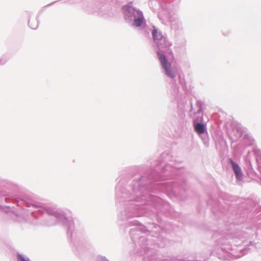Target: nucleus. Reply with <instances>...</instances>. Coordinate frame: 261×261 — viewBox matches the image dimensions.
Returning <instances> with one entry per match:
<instances>
[{
    "label": "nucleus",
    "mask_w": 261,
    "mask_h": 261,
    "mask_svg": "<svg viewBox=\"0 0 261 261\" xmlns=\"http://www.w3.org/2000/svg\"><path fill=\"white\" fill-rule=\"evenodd\" d=\"M186 181L182 175H141L132 180L122 177L115 187V201L117 210V223L119 225L132 228L129 236L138 251L144 253L132 256L129 261H201L171 257L162 259L159 257L155 244L163 237L161 227L154 222L142 225L136 218L143 216L154 217L159 222L161 218L158 213L166 215L171 213L172 207L170 203L152 193H163L170 198L182 199L186 190Z\"/></svg>",
    "instance_id": "obj_1"
},
{
    "label": "nucleus",
    "mask_w": 261,
    "mask_h": 261,
    "mask_svg": "<svg viewBox=\"0 0 261 261\" xmlns=\"http://www.w3.org/2000/svg\"><path fill=\"white\" fill-rule=\"evenodd\" d=\"M2 199L7 202L9 198L6 197V193H2ZM13 203L16 204L22 210L26 211L27 214H29L35 218L37 219L40 215H46L50 217L53 220L52 222L49 223L48 225L60 224L66 229L67 234L68 238L72 239L76 235L73 220L72 219H68L64 212L50 208H46L40 203L33 200L28 196H23L22 198H15L11 199Z\"/></svg>",
    "instance_id": "obj_2"
},
{
    "label": "nucleus",
    "mask_w": 261,
    "mask_h": 261,
    "mask_svg": "<svg viewBox=\"0 0 261 261\" xmlns=\"http://www.w3.org/2000/svg\"><path fill=\"white\" fill-rule=\"evenodd\" d=\"M221 236L218 239V244L220 245L221 250L224 252H230L238 258L248 253L249 246L254 245L253 242L239 240L228 232H223Z\"/></svg>",
    "instance_id": "obj_3"
},
{
    "label": "nucleus",
    "mask_w": 261,
    "mask_h": 261,
    "mask_svg": "<svg viewBox=\"0 0 261 261\" xmlns=\"http://www.w3.org/2000/svg\"><path fill=\"white\" fill-rule=\"evenodd\" d=\"M122 12L126 23L132 28L137 29L144 36H149L151 29L147 24L143 12L134 7L133 2L123 6Z\"/></svg>",
    "instance_id": "obj_4"
},
{
    "label": "nucleus",
    "mask_w": 261,
    "mask_h": 261,
    "mask_svg": "<svg viewBox=\"0 0 261 261\" xmlns=\"http://www.w3.org/2000/svg\"><path fill=\"white\" fill-rule=\"evenodd\" d=\"M204 102L201 100L196 101V107L197 110L194 112L195 115H200L197 116L196 119L193 120V126L195 132L199 136L203 145L207 147L209 146V138L207 132L206 125L205 124L202 123V108Z\"/></svg>",
    "instance_id": "obj_5"
},
{
    "label": "nucleus",
    "mask_w": 261,
    "mask_h": 261,
    "mask_svg": "<svg viewBox=\"0 0 261 261\" xmlns=\"http://www.w3.org/2000/svg\"><path fill=\"white\" fill-rule=\"evenodd\" d=\"M152 37L156 47V53L158 56L161 55L170 54L172 51L170 48L172 43L165 37L161 31L152 25Z\"/></svg>",
    "instance_id": "obj_6"
},
{
    "label": "nucleus",
    "mask_w": 261,
    "mask_h": 261,
    "mask_svg": "<svg viewBox=\"0 0 261 261\" xmlns=\"http://www.w3.org/2000/svg\"><path fill=\"white\" fill-rule=\"evenodd\" d=\"M84 10L89 14L103 15L101 3L96 0H82Z\"/></svg>",
    "instance_id": "obj_7"
},
{
    "label": "nucleus",
    "mask_w": 261,
    "mask_h": 261,
    "mask_svg": "<svg viewBox=\"0 0 261 261\" xmlns=\"http://www.w3.org/2000/svg\"><path fill=\"white\" fill-rule=\"evenodd\" d=\"M167 55H161L158 58L160 62L165 74L169 78L174 79L176 77V71L171 68V64L168 61Z\"/></svg>",
    "instance_id": "obj_8"
},
{
    "label": "nucleus",
    "mask_w": 261,
    "mask_h": 261,
    "mask_svg": "<svg viewBox=\"0 0 261 261\" xmlns=\"http://www.w3.org/2000/svg\"><path fill=\"white\" fill-rule=\"evenodd\" d=\"M14 206L11 207L10 206L0 205V210L6 213H10L9 216L14 221L22 222V221L26 220L24 216H21L18 213L14 212Z\"/></svg>",
    "instance_id": "obj_9"
},
{
    "label": "nucleus",
    "mask_w": 261,
    "mask_h": 261,
    "mask_svg": "<svg viewBox=\"0 0 261 261\" xmlns=\"http://www.w3.org/2000/svg\"><path fill=\"white\" fill-rule=\"evenodd\" d=\"M232 169L233 170L236 179L239 181H241L243 179V173L242 170L239 165L233 161L231 159H229Z\"/></svg>",
    "instance_id": "obj_10"
},
{
    "label": "nucleus",
    "mask_w": 261,
    "mask_h": 261,
    "mask_svg": "<svg viewBox=\"0 0 261 261\" xmlns=\"http://www.w3.org/2000/svg\"><path fill=\"white\" fill-rule=\"evenodd\" d=\"M245 128L244 127H243L241 124H238L234 129L236 138H241L243 136L244 133L245 132Z\"/></svg>",
    "instance_id": "obj_11"
},
{
    "label": "nucleus",
    "mask_w": 261,
    "mask_h": 261,
    "mask_svg": "<svg viewBox=\"0 0 261 261\" xmlns=\"http://www.w3.org/2000/svg\"><path fill=\"white\" fill-rule=\"evenodd\" d=\"M17 261H31L30 259L27 256L19 253L16 254Z\"/></svg>",
    "instance_id": "obj_12"
},
{
    "label": "nucleus",
    "mask_w": 261,
    "mask_h": 261,
    "mask_svg": "<svg viewBox=\"0 0 261 261\" xmlns=\"http://www.w3.org/2000/svg\"><path fill=\"white\" fill-rule=\"evenodd\" d=\"M207 205H212L214 208L215 207H220V203L218 201H214V200L210 197L208 200L207 201Z\"/></svg>",
    "instance_id": "obj_13"
},
{
    "label": "nucleus",
    "mask_w": 261,
    "mask_h": 261,
    "mask_svg": "<svg viewBox=\"0 0 261 261\" xmlns=\"http://www.w3.org/2000/svg\"><path fill=\"white\" fill-rule=\"evenodd\" d=\"M254 152L256 156V162L258 164H261V151L258 149H255Z\"/></svg>",
    "instance_id": "obj_14"
},
{
    "label": "nucleus",
    "mask_w": 261,
    "mask_h": 261,
    "mask_svg": "<svg viewBox=\"0 0 261 261\" xmlns=\"http://www.w3.org/2000/svg\"><path fill=\"white\" fill-rule=\"evenodd\" d=\"M76 250L79 252H84L87 249V246L84 244H78L75 246Z\"/></svg>",
    "instance_id": "obj_15"
},
{
    "label": "nucleus",
    "mask_w": 261,
    "mask_h": 261,
    "mask_svg": "<svg viewBox=\"0 0 261 261\" xmlns=\"http://www.w3.org/2000/svg\"><path fill=\"white\" fill-rule=\"evenodd\" d=\"M38 16L37 17V20H36L37 22L36 23L35 22V23H34L35 24H33V23L31 22L30 20L29 21L28 25L32 29L35 30V29H37V28L39 25V21H38Z\"/></svg>",
    "instance_id": "obj_16"
},
{
    "label": "nucleus",
    "mask_w": 261,
    "mask_h": 261,
    "mask_svg": "<svg viewBox=\"0 0 261 261\" xmlns=\"http://www.w3.org/2000/svg\"><path fill=\"white\" fill-rule=\"evenodd\" d=\"M178 82L180 84L183 90H185V89L186 88V85L185 79L181 75L178 76Z\"/></svg>",
    "instance_id": "obj_17"
},
{
    "label": "nucleus",
    "mask_w": 261,
    "mask_h": 261,
    "mask_svg": "<svg viewBox=\"0 0 261 261\" xmlns=\"http://www.w3.org/2000/svg\"><path fill=\"white\" fill-rule=\"evenodd\" d=\"M96 261H110L106 256L99 255L96 257Z\"/></svg>",
    "instance_id": "obj_18"
},
{
    "label": "nucleus",
    "mask_w": 261,
    "mask_h": 261,
    "mask_svg": "<svg viewBox=\"0 0 261 261\" xmlns=\"http://www.w3.org/2000/svg\"><path fill=\"white\" fill-rule=\"evenodd\" d=\"M58 1H55V2H54L53 3H51L49 4H48V5H47L46 6H45V7H43V9H45L46 7H48L49 6H52L54 4L56 3Z\"/></svg>",
    "instance_id": "obj_19"
},
{
    "label": "nucleus",
    "mask_w": 261,
    "mask_h": 261,
    "mask_svg": "<svg viewBox=\"0 0 261 261\" xmlns=\"http://www.w3.org/2000/svg\"><path fill=\"white\" fill-rule=\"evenodd\" d=\"M193 105L192 102H190V112H192L193 111Z\"/></svg>",
    "instance_id": "obj_20"
},
{
    "label": "nucleus",
    "mask_w": 261,
    "mask_h": 261,
    "mask_svg": "<svg viewBox=\"0 0 261 261\" xmlns=\"http://www.w3.org/2000/svg\"><path fill=\"white\" fill-rule=\"evenodd\" d=\"M247 135H245V137L246 138L247 137Z\"/></svg>",
    "instance_id": "obj_21"
}]
</instances>
